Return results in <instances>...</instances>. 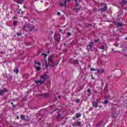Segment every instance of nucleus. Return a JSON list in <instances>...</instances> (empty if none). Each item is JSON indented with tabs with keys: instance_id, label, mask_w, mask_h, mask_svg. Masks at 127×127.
Masks as SVG:
<instances>
[{
	"instance_id": "1",
	"label": "nucleus",
	"mask_w": 127,
	"mask_h": 127,
	"mask_svg": "<svg viewBox=\"0 0 127 127\" xmlns=\"http://www.w3.org/2000/svg\"><path fill=\"white\" fill-rule=\"evenodd\" d=\"M41 80L36 81L35 83L37 85V86H40V85L42 84H44L46 81V80L48 79V75L46 74L42 75L40 76Z\"/></svg>"
},
{
	"instance_id": "2",
	"label": "nucleus",
	"mask_w": 127,
	"mask_h": 127,
	"mask_svg": "<svg viewBox=\"0 0 127 127\" xmlns=\"http://www.w3.org/2000/svg\"><path fill=\"white\" fill-rule=\"evenodd\" d=\"M53 58H54V56L51 55L48 58V64H47V61H46V64L47 65V67L51 66V67H54V66H56L58 65V63H55L53 61Z\"/></svg>"
},
{
	"instance_id": "3",
	"label": "nucleus",
	"mask_w": 127,
	"mask_h": 127,
	"mask_svg": "<svg viewBox=\"0 0 127 127\" xmlns=\"http://www.w3.org/2000/svg\"><path fill=\"white\" fill-rule=\"evenodd\" d=\"M23 29H26L28 31H32L34 29V27L31 25H26L23 27Z\"/></svg>"
},
{
	"instance_id": "4",
	"label": "nucleus",
	"mask_w": 127,
	"mask_h": 127,
	"mask_svg": "<svg viewBox=\"0 0 127 127\" xmlns=\"http://www.w3.org/2000/svg\"><path fill=\"white\" fill-rule=\"evenodd\" d=\"M76 4L73 8V10L75 12H78L80 9H81V6L79 5V4L77 3V0H75Z\"/></svg>"
},
{
	"instance_id": "5",
	"label": "nucleus",
	"mask_w": 127,
	"mask_h": 127,
	"mask_svg": "<svg viewBox=\"0 0 127 127\" xmlns=\"http://www.w3.org/2000/svg\"><path fill=\"white\" fill-rule=\"evenodd\" d=\"M67 1H69V0H64L63 2H60L59 3V5L60 6H64V7H66V6H67Z\"/></svg>"
},
{
	"instance_id": "6",
	"label": "nucleus",
	"mask_w": 127,
	"mask_h": 127,
	"mask_svg": "<svg viewBox=\"0 0 127 127\" xmlns=\"http://www.w3.org/2000/svg\"><path fill=\"white\" fill-rule=\"evenodd\" d=\"M114 24H115V25H117V26H124V23H120L117 21H114Z\"/></svg>"
},
{
	"instance_id": "7",
	"label": "nucleus",
	"mask_w": 127,
	"mask_h": 127,
	"mask_svg": "<svg viewBox=\"0 0 127 127\" xmlns=\"http://www.w3.org/2000/svg\"><path fill=\"white\" fill-rule=\"evenodd\" d=\"M60 38H61L60 35H55L54 39L57 41H60Z\"/></svg>"
},
{
	"instance_id": "8",
	"label": "nucleus",
	"mask_w": 127,
	"mask_h": 127,
	"mask_svg": "<svg viewBox=\"0 0 127 127\" xmlns=\"http://www.w3.org/2000/svg\"><path fill=\"white\" fill-rule=\"evenodd\" d=\"M100 11L104 12L107 10V5L105 4L103 8L99 9Z\"/></svg>"
},
{
	"instance_id": "9",
	"label": "nucleus",
	"mask_w": 127,
	"mask_h": 127,
	"mask_svg": "<svg viewBox=\"0 0 127 127\" xmlns=\"http://www.w3.org/2000/svg\"><path fill=\"white\" fill-rule=\"evenodd\" d=\"M93 107H95V108H98V107H99V106L98 105V103L97 102H94L93 103Z\"/></svg>"
},
{
	"instance_id": "10",
	"label": "nucleus",
	"mask_w": 127,
	"mask_h": 127,
	"mask_svg": "<svg viewBox=\"0 0 127 127\" xmlns=\"http://www.w3.org/2000/svg\"><path fill=\"white\" fill-rule=\"evenodd\" d=\"M5 92V89H3L2 90L0 91V95H3V93Z\"/></svg>"
},
{
	"instance_id": "11",
	"label": "nucleus",
	"mask_w": 127,
	"mask_h": 127,
	"mask_svg": "<svg viewBox=\"0 0 127 127\" xmlns=\"http://www.w3.org/2000/svg\"><path fill=\"white\" fill-rule=\"evenodd\" d=\"M35 68L37 69V71H40L41 70V68L39 66H37L36 65H35Z\"/></svg>"
},
{
	"instance_id": "12",
	"label": "nucleus",
	"mask_w": 127,
	"mask_h": 127,
	"mask_svg": "<svg viewBox=\"0 0 127 127\" xmlns=\"http://www.w3.org/2000/svg\"><path fill=\"white\" fill-rule=\"evenodd\" d=\"M23 0H16L17 3H22Z\"/></svg>"
},
{
	"instance_id": "13",
	"label": "nucleus",
	"mask_w": 127,
	"mask_h": 127,
	"mask_svg": "<svg viewBox=\"0 0 127 127\" xmlns=\"http://www.w3.org/2000/svg\"><path fill=\"white\" fill-rule=\"evenodd\" d=\"M97 72L98 73H104V70H99V69H97Z\"/></svg>"
},
{
	"instance_id": "14",
	"label": "nucleus",
	"mask_w": 127,
	"mask_h": 127,
	"mask_svg": "<svg viewBox=\"0 0 127 127\" xmlns=\"http://www.w3.org/2000/svg\"><path fill=\"white\" fill-rule=\"evenodd\" d=\"M122 2L123 4H127V1L125 0H122Z\"/></svg>"
},
{
	"instance_id": "15",
	"label": "nucleus",
	"mask_w": 127,
	"mask_h": 127,
	"mask_svg": "<svg viewBox=\"0 0 127 127\" xmlns=\"http://www.w3.org/2000/svg\"><path fill=\"white\" fill-rule=\"evenodd\" d=\"M81 114H77L76 116H75V118H80V117H81Z\"/></svg>"
},
{
	"instance_id": "16",
	"label": "nucleus",
	"mask_w": 127,
	"mask_h": 127,
	"mask_svg": "<svg viewBox=\"0 0 127 127\" xmlns=\"http://www.w3.org/2000/svg\"><path fill=\"white\" fill-rule=\"evenodd\" d=\"M13 25H14L15 26H16V25H17V21H14L13 23Z\"/></svg>"
},
{
	"instance_id": "17",
	"label": "nucleus",
	"mask_w": 127,
	"mask_h": 127,
	"mask_svg": "<svg viewBox=\"0 0 127 127\" xmlns=\"http://www.w3.org/2000/svg\"><path fill=\"white\" fill-rule=\"evenodd\" d=\"M92 46H93V43H91L89 45H87V47H90V49H91Z\"/></svg>"
},
{
	"instance_id": "18",
	"label": "nucleus",
	"mask_w": 127,
	"mask_h": 127,
	"mask_svg": "<svg viewBox=\"0 0 127 127\" xmlns=\"http://www.w3.org/2000/svg\"><path fill=\"white\" fill-rule=\"evenodd\" d=\"M78 63V61L77 60H74L73 61V63L74 64H77V63Z\"/></svg>"
},
{
	"instance_id": "19",
	"label": "nucleus",
	"mask_w": 127,
	"mask_h": 127,
	"mask_svg": "<svg viewBox=\"0 0 127 127\" xmlns=\"http://www.w3.org/2000/svg\"><path fill=\"white\" fill-rule=\"evenodd\" d=\"M14 72H15V73H16V74H17L19 72V70L17 68H16L14 70Z\"/></svg>"
},
{
	"instance_id": "20",
	"label": "nucleus",
	"mask_w": 127,
	"mask_h": 127,
	"mask_svg": "<svg viewBox=\"0 0 127 127\" xmlns=\"http://www.w3.org/2000/svg\"><path fill=\"white\" fill-rule=\"evenodd\" d=\"M20 118L22 120H24L25 116L24 115H21Z\"/></svg>"
},
{
	"instance_id": "21",
	"label": "nucleus",
	"mask_w": 127,
	"mask_h": 127,
	"mask_svg": "<svg viewBox=\"0 0 127 127\" xmlns=\"http://www.w3.org/2000/svg\"><path fill=\"white\" fill-rule=\"evenodd\" d=\"M22 35V34L21 33H17V36H21Z\"/></svg>"
},
{
	"instance_id": "22",
	"label": "nucleus",
	"mask_w": 127,
	"mask_h": 127,
	"mask_svg": "<svg viewBox=\"0 0 127 127\" xmlns=\"http://www.w3.org/2000/svg\"><path fill=\"white\" fill-rule=\"evenodd\" d=\"M34 64H37V65H39L40 66L41 65V64L40 63H37V62H35Z\"/></svg>"
},
{
	"instance_id": "23",
	"label": "nucleus",
	"mask_w": 127,
	"mask_h": 127,
	"mask_svg": "<svg viewBox=\"0 0 127 127\" xmlns=\"http://www.w3.org/2000/svg\"><path fill=\"white\" fill-rule=\"evenodd\" d=\"M98 69L96 70L95 68H90V71H97Z\"/></svg>"
},
{
	"instance_id": "24",
	"label": "nucleus",
	"mask_w": 127,
	"mask_h": 127,
	"mask_svg": "<svg viewBox=\"0 0 127 127\" xmlns=\"http://www.w3.org/2000/svg\"><path fill=\"white\" fill-rule=\"evenodd\" d=\"M76 125L77 126H81V122H77Z\"/></svg>"
},
{
	"instance_id": "25",
	"label": "nucleus",
	"mask_w": 127,
	"mask_h": 127,
	"mask_svg": "<svg viewBox=\"0 0 127 127\" xmlns=\"http://www.w3.org/2000/svg\"><path fill=\"white\" fill-rule=\"evenodd\" d=\"M100 49H101L102 50H104V49H105V46H102L100 47Z\"/></svg>"
},
{
	"instance_id": "26",
	"label": "nucleus",
	"mask_w": 127,
	"mask_h": 127,
	"mask_svg": "<svg viewBox=\"0 0 127 127\" xmlns=\"http://www.w3.org/2000/svg\"><path fill=\"white\" fill-rule=\"evenodd\" d=\"M42 55H43L45 58H46V57H47V54H42Z\"/></svg>"
},
{
	"instance_id": "27",
	"label": "nucleus",
	"mask_w": 127,
	"mask_h": 127,
	"mask_svg": "<svg viewBox=\"0 0 127 127\" xmlns=\"http://www.w3.org/2000/svg\"><path fill=\"white\" fill-rule=\"evenodd\" d=\"M99 41H100V40H94V42H95V43H98V42H99Z\"/></svg>"
},
{
	"instance_id": "28",
	"label": "nucleus",
	"mask_w": 127,
	"mask_h": 127,
	"mask_svg": "<svg viewBox=\"0 0 127 127\" xmlns=\"http://www.w3.org/2000/svg\"><path fill=\"white\" fill-rule=\"evenodd\" d=\"M42 96H49V94L48 93H45L42 94Z\"/></svg>"
},
{
	"instance_id": "29",
	"label": "nucleus",
	"mask_w": 127,
	"mask_h": 127,
	"mask_svg": "<svg viewBox=\"0 0 127 127\" xmlns=\"http://www.w3.org/2000/svg\"><path fill=\"white\" fill-rule=\"evenodd\" d=\"M109 103V101H108V100H105V101H104V104H108Z\"/></svg>"
},
{
	"instance_id": "30",
	"label": "nucleus",
	"mask_w": 127,
	"mask_h": 127,
	"mask_svg": "<svg viewBox=\"0 0 127 127\" xmlns=\"http://www.w3.org/2000/svg\"><path fill=\"white\" fill-rule=\"evenodd\" d=\"M87 91L88 93H89V94H90V93H91V89H88Z\"/></svg>"
},
{
	"instance_id": "31",
	"label": "nucleus",
	"mask_w": 127,
	"mask_h": 127,
	"mask_svg": "<svg viewBox=\"0 0 127 127\" xmlns=\"http://www.w3.org/2000/svg\"><path fill=\"white\" fill-rule=\"evenodd\" d=\"M67 35L68 36H71V33H70V32L67 33Z\"/></svg>"
},
{
	"instance_id": "32",
	"label": "nucleus",
	"mask_w": 127,
	"mask_h": 127,
	"mask_svg": "<svg viewBox=\"0 0 127 127\" xmlns=\"http://www.w3.org/2000/svg\"><path fill=\"white\" fill-rule=\"evenodd\" d=\"M60 32H61V33H62V32H63V30H61V29H59Z\"/></svg>"
},
{
	"instance_id": "33",
	"label": "nucleus",
	"mask_w": 127,
	"mask_h": 127,
	"mask_svg": "<svg viewBox=\"0 0 127 127\" xmlns=\"http://www.w3.org/2000/svg\"><path fill=\"white\" fill-rule=\"evenodd\" d=\"M76 103H79L80 102V100L77 99L76 100Z\"/></svg>"
},
{
	"instance_id": "34",
	"label": "nucleus",
	"mask_w": 127,
	"mask_h": 127,
	"mask_svg": "<svg viewBox=\"0 0 127 127\" xmlns=\"http://www.w3.org/2000/svg\"><path fill=\"white\" fill-rule=\"evenodd\" d=\"M57 15H61V13L59 12H57Z\"/></svg>"
},
{
	"instance_id": "35",
	"label": "nucleus",
	"mask_w": 127,
	"mask_h": 127,
	"mask_svg": "<svg viewBox=\"0 0 127 127\" xmlns=\"http://www.w3.org/2000/svg\"><path fill=\"white\" fill-rule=\"evenodd\" d=\"M13 19H16V17H13Z\"/></svg>"
},
{
	"instance_id": "36",
	"label": "nucleus",
	"mask_w": 127,
	"mask_h": 127,
	"mask_svg": "<svg viewBox=\"0 0 127 127\" xmlns=\"http://www.w3.org/2000/svg\"><path fill=\"white\" fill-rule=\"evenodd\" d=\"M17 120H18L19 119V117L18 116H17Z\"/></svg>"
},
{
	"instance_id": "37",
	"label": "nucleus",
	"mask_w": 127,
	"mask_h": 127,
	"mask_svg": "<svg viewBox=\"0 0 127 127\" xmlns=\"http://www.w3.org/2000/svg\"><path fill=\"white\" fill-rule=\"evenodd\" d=\"M2 53H3V52H1V54H2Z\"/></svg>"
},
{
	"instance_id": "38",
	"label": "nucleus",
	"mask_w": 127,
	"mask_h": 127,
	"mask_svg": "<svg viewBox=\"0 0 127 127\" xmlns=\"http://www.w3.org/2000/svg\"><path fill=\"white\" fill-rule=\"evenodd\" d=\"M125 38H126V40H127V37H126Z\"/></svg>"
},
{
	"instance_id": "39",
	"label": "nucleus",
	"mask_w": 127,
	"mask_h": 127,
	"mask_svg": "<svg viewBox=\"0 0 127 127\" xmlns=\"http://www.w3.org/2000/svg\"><path fill=\"white\" fill-rule=\"evenodd\" d=\"M58 98H59V99H60V96H59Z\"/></svg>"
},
{
	"instance_id": "40",
	"label": "nucleus",
	"mask_w": 127,
	"mask_h": 127,
	"mask_svg": "<svg viewBox=\"0 0 127 127\" xmlns=\"http://www.w3.org/2000/svg\"><path fill=\"white\" fill-rule=\"evenodd\" d=\"M92 79H94V77H92Z\"/></svg>"
}]
</instances>
